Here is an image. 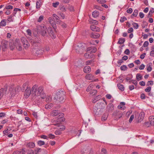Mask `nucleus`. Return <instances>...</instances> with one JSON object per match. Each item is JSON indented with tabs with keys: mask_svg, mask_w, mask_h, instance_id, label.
I'll list each match as a JSON object with an SVG mask.
<instances>
[{
	"mask_svg": "<svg viewBox=\"0 0 154 154\" xmlns=\"http://www.w3.org/2000/svg\"><path fill=\"white\" fill-rule=\"evenodd\" d=\"M41 1L38 0L36 2V8L37 9L39 8L41 6Z\"/></svg>",
	"mask_w": 154,
	"mask_h": 154,
	"instance_id": "37",
	"label": "nucleus"
},
{
	"mask_svg": "<svg viewBox=\"0 0 154 154\" xmlns=\"http://www.w3.org/2000/svg\"><path fill=\"white\" fill-rule=\"evenodd\" d=\"M97 91L96 90H94L91 91L90 93L91 94H92L93 95H94L95 94H97Z\"/></svg>",
	"mask_w": 154,
	"mask_h": 154,
	"instance_id": "56",
	"label": "nucleus"
},
{
	"mask_svg": "<svg viewBox=\"0 0 154 154\" xmlns=\"http://www.w3.org/2000/svg\"><path fill=\"white\" fill-rule=\"evenodd\" d=\"M44 51L43 48H39L38 49L36 50L35 51L36 54L37 55H41L43 53V52Z\"/></svg>",
	"mask_w": 154,
	"mask_h": 154,
	"instance_id": "23",
	"label": "nucleus"
},
{
	"mask_svg": "<svg viewBox=\"0 0 154 154\" xmlns=\"http://www.w3.org/2000/svg\"><path fill=\"white\" fill-rule=\"evenodd\" d=\"M149 45V42L147 41H145L143 44V46L144 47H146L148 46Z\"/></svg>",
	"mask_w": 154,
	"mask_h": 154,
	"instance_id": "58",
	"label": "nucleus"
},
{
	"mask_svg": "<svg viewBox=\"0 0 154 154\" xmlns=\"http://www.w3.org/2000/svg\"><path fill=\"white\" fill-rule=\"evenodd\" d=\"M94 76L91 74L86 75L85 76V78L86 79L88 80H92L94 79Z\"/></svg>",
	"mask_w": 154,
	"mask_h": 154,
	"instance_id": "20",
	"label": "nucleus"
},
{
	"mask_svg": "<svg viewBox=\"0 0 154 154\" xmlns=\"http://www.w3.org/2000/svg\"><path fill=\"white\" fill-rule=\"evenodd\" d=\"M125 41V38H119L117 43L119 44H122Z\"/></svg>",
	"mask_w": 154,
	"mask_h": 154,
	"instance_id": "34",
	"label": "nucleus"
},
{
	"mask_svg": "<svg viewBox=\"0 0 154 154\" xmlns=\"http://www.w3.org/2000/svg\"><path fill=\"white\" fill-rule=\"evenodd\" d=\"M49 22L51 24V25L54 27V28L55 29V28L54 26V25H55V24L54 23V20L51 17H50L48 18Z\"/></svg>",
	"mask_w": 154,
	"mask_h": 154,
	"instance_id": "26",
	"label": "nucleus"
},
{
	"mask_svg": "<svg viewBox=\"0 0 154 154\" xmlns=\"http://www.w3.org/2000/svg\"><path fill=\"white\" fill-rule=\"evenodd\" d=\"M91 30L92 31L99 32L100 31V29L94 25H91L90 27Z\"/></svg>",
	"mask_w": 154,
	"mask_h": 154,
	"instance_id": "18",
	"label": "nucleus"
},
{
	"mask_svg": "<svg viewBox=\"0 0 154 154\" xmlns=\"http://www.w3.org/2000/svg\"><path fill=\"white\" fill-rule=\"evenodd\" d=\"M59 4V2H56L55 3H53V6L55 8H56L57 7L58 5Z\"/></svg>",
	"mask_w": 154,
	"mask_h": 154,
	"instance_id": "50",
	"label": "nucleus"
},
{
	"mask_svg": "<svg viewBox=\"0 0 154 154\" xmlns=\"http://www.w3.org/2000/svg\"><path fill=\"white\" fill-rule=\"evenodd\" d=\"M128 68L126 65H122L120 67V69L121 70L125 71Z\"/></svg>",
	"mask_w": 154,
	"mask_h": 154,
	"instance_id": "41",
	"label": "nucleus"
},
{
	"mask_svg": "<svg viewBox=\"0 0 154 154\" xmlns=\"http://www.w3.org/2000/svg\"><path fill=\"white\" fill-rule=\"evenodd\" d=\"M93 17L94 18L97 17L98 16L99 14V13L97 11H94L92 14Z\"/></svg>",
	"mask_w": 154,
	"mask_h": 154,
	"instance_id": "32",
	"label": "nucleus"
},
{
	"mask_svg": "<svg viewBox=\"0 0 154 154\" xmlns=\"http://www.w3.org/2000/svg\"><path fill=\"white\" fill-rule=\"evenodd\" d=\"M113 115L115 116L116 119H118L122 117L123 114L122 112H120L119 111L115 112L113 114Z\"/></svg>",
	"mask_w": 154,
	"mask_h": 154,
	"instance_id": "10",
	"label": "nucleus"
},
{
	"mask_svg": "<svg viewBox=\"0 0 154 154\" xmlns=\"http://www.w3.org/2000/svg\"><path fill=\"white\" fill-rule=\"evenodd\" d=\"M154 12V8H152L151 10H150L148 15V17H151L152 15V14Z\"/></svg>",
	"mask_w": 154,
	"mask_h": 154,
	"instance_id": "33",
	"label": "nucleus"
},
{
	"mask_svg": "<svg viewBox=\"0 0 154 154\" xmlns=\"http://www.w3.org/2000/svg\"><path fill=\"white\" fill-rule=\"evenodd\" d=\"M94 55L91 52H87L84 55V57L87 59L92 58Z\"/></svg>",
	"mask_w": 154,
	"mask_h": 154,
	"instance_id": "16",
	"label": "nucleus"
},
{
	"mask_svg": "<svg viewBox=\"0 0 154 154\" xmlns=\"http://www.w3.org/2000/svg\"><path fill=\"white\" fill-rule=\"evenodd\" d=\"M37 143L39 146H42V145H44L45 144V143L44 141L40 140L38 141Z\"/></svg>",
	"mask_w": 154,
	"mask_h": 154,
	"instance_id": "40",
	"label": "nucleus"
},
{
	"mask_svg": "<svg viewBox=\"0 0 154 154\" xmlns=\"http://www.w3.org/2000/svg\"><path fill=\"white\" fill-rule=\"evenodd\" d=\"M64 92L62 91H58L56 94V95L54 97V99L58 101L60 103L64 102L65 95Z\"/></svg>",
	"mask_w": 154,
	"mask_h": 154,
	"instance_id": "1",
	"label": "nucleus"
},
{
	"mask_svg": "<svg viewBox=\"0 0 154 154\" xmlns=\"http://www.w3.org/2000/svg\"><path fill=\"white\" fill-rule=\"evenodd\" d=\"M59 114V116H61V117H63V114L62 113L60 114V112L58 110H55L53 111L51 113V115L53 116H56Z\"/></svg>",
	"mask_w": 154,
	"mask_h": 154,
	"instance_id": "11",
	"label": "nucleus"
},
{
	"mask_svg": "<svg viewBox=\"0 0 154 154\" xmlns=\"http://www.w3.org/2000/svg\"><path fill=\"white\" fill-rule=\"evenodd\" d=\"M138 10L137 9H135L134 10L132 15L134 17H136L138 14Z\"/></svg>",
	"mask_w": 154,
	"mask_h": 154,
	"instance_id": "44",
	"label": "nucleus"
},
{
	"mask_svg": "<svg viewBox=\"0 0 154 154\" xmlns=\"http://www.w3.org/2000/svg\"><path fill=\"white\" fill-rule=\"evenodd\" d=\"M100 36V35L99 34H97V33H95V34H92L91 35V37L92 38H99Z\"/></svg>",
	"mask_w": 154,
	"mask_h": 154,
	"instance_id": "29",
	"label": "nucleus"
},
{
	"mask_svg": "<svg viewBox=\"0 0 154 154\" xmlns=\"http://www.w3.org/2000/svg\"><path fill=\"white\" fill-rule=\"evenodd\" d=\"M21 42L23 45V46L25 48H28L29 46V44L26 38L24 37L21 38Z\"/></svg>",
	"mask_w": 154,
	"mask_h": 154,
	"instance_id": "6",
	"label": "nucleus"
},
{
	"mask_svg": "<svg viewBox=\"0 0 154 154\" xmlns=\"http://www.w3.org/2000/svg\"><path fill=\"white\" fill-rule=\"evenodd\" d=\"M125 106H122L121 105H119L118 106V108L119 109H121L122 110H124L125 109Z\"/></svg>",
	"mask_w": 154,
	"mask_h": 154,
	"instance_id": "59",
	"label": "nucleus"
},
{
	"mask_svg": "<svg viewBox=\"0 0 154 154\" xmlns=\"http://www.w3.org/2000/svg\"><path fill=\"white\" fill-rule=\"evenodd\" d=\"M108 117V115H103L102 117V121H105Z\"/></svg>",
	"mask_w": 154,
	"mask_h": 154,
	"instance_id": "42",
	"label": "nucleus"
},
{
	"mask_svg": "<svg viewBox=\"0 0 154 154\" xmlns=\"http://www.w3.org/2000/svg\"><path fill=\"white\" fill-rule=\"evenodd\" d=\"M7 21L8 22V23L13 21V20L12 19V17L10 16V17H9L7 19Z\"/></svg>",
	"mask_w": 154,
	"mask_h": 154,
	"instance_id": "63",
	"label": "nucleus"
},
{
	"mask_svg": "<svg viewBox=\"0 0 154 154\" xmlns=\"http://www.w3.org/2000/svg\"><path fill=\"white\" fill-rule=\"evenodd\" d=\"M132 8H130L127 10V12L128 13L131 14L132 13Z\"/></svg>",
	"mask_w": 154,
	"mask_h": 154,
	"instance_id": "61",
	"label": "nucleus"
},
{
	"mask_svg": "<svg viewBox=\"0 0 154 154\" xmlns=\"http://www.w3.org/2000/svg\"><path fill=\"white\" fill-rule=\"evenodd\" d=\"M53 106V104L51 103H48L45 105V108L46 109H49Z\"/></svg>",
	"mask_w": 154,
	"mask_h": 154,
	"instance_id": "30",
	"label": "nucleus"
},
{
	"mask_svg": "<svg viewBox=\"0 0 154 154\" xmlns=\"http://www.w3.org/2000/svg\"><path fill=\"white\" fill-rule=\"evenodd\" d=\"M145 67V65L143 64H142L140 65V66L139 67V69L140 70H142Z\"/></svg>",
	"mask_w": 154,
	"mask_h": 154,
	"instance_id": "62",
	"label": "nucleus"
},
{
	"mask_svg": "<svg viewBox=\"0 0 154 154\" xmlns=\"http://www.w3.org/2000/svg\"><path fill=\"white\" fill-rule=\"evenodd\" d=\"M153 85V82L152 81H149L148 82L147 84V86L149 85Z\"/></svg>",
	"mask_w": 154,
	"mask_h": 154,
	"instance_id": "54",
	"label": "nucleus"
},
{
	"mask_svg": "<svg viewBox=\"0 0 154 154\" xmlns=\"http://www.w3.org/2000/svg\"><path fill=\"white\" fill-rule=\"evenodd\" d=\"M149 120L150 123L147 122L146 123V125H148L149 123H150L152 125H154V116H151L149 117Z\"/></svg>",
	"mask_w": 154,
	"mask_h": 154,
	"instance_id": "15",
	"label": "nucleus"
},
{
	"mask_svg": "<svg viewBox=\"0 0 154 154\" xmlns=\"http://www.w3.org/2000/svg\"><path fill=\"white\" fill-rule=\"evenodd\" d=\"M134 115H131V117L130 118V119H129V122L130 123L134 119Z\"/></svg>",
	"mask_w": 154,
	"mask_h": 154,
	"instance_id": "51",
	"label": "nucleus"
},
{
	"mask_svg": "<svg viewBox=\"0 0 154 154\" xmlns=\"http://www.w3.org/2000/svg\"><path fill=\"white\" fill-rule=\"evenodd\" d=\"M43 88L42 87H39L37 90V91L35 97L40 96L41 97L42 99H44L46 97V94L44 93L43 91Z\"/></svg>",
	"mask_w": 154,
	"mask_h": 154,
	"instance_id": "2",
	"label": "nucleus"
},
{
	"mask_svg": "<svg viewBox=\"0 0 154 154\" xmlns=\"http://www.w3.org/2000/svg\"><path fill=\"white\" fill-rule=\"evenodd\" d=\"M32 115L35 118H37L38 117L37 112H33Z\"/></svg>",
	"mask_w": 154,
	"mask_h": 154,
	"instance_id": "60",
	"label": "nucleus"
},
{
	"mask_svg": "<svg viewBox=\"0 0 154 154\" xmlns=\"http://www.w3.org/2000/svg\"><path fill=\"white\" fill-rule=\"evenodd\" d=\"M83 70L86 73H89L91 71V67L88 66H86L84 68Z\"/></svg>",
	"mask_w": 154,
	"mask_h": 154,
	"instance_id": "24",
	"label": "nucleus"
},
{
	"mask_svg": "<svg viewBox=\"0 0 154 154\" xmlns=\"http://www.w3.org/2000/svg\"><path fill=\"white\" fill-rule=\"evenodd\" d=\"M106 108L107 110L109 111H111L114 109L113 105L111 103H109L107 106Z\"/></svg>",
	"mask_w": 154,
	"mask_h": 154,
	"instance_id": "21",
	"label": "nucleus"
},
{
	"mask_svg": "<svg viewBox=\"0 0 154 154\" xmlns=\"http://www.w3.org/2000/svg\"><path fill=\"white\" fill-rule=\"evenodd\" d=\"M49 34L52 38H55L56 37L55 34L54 33L53 31L51 29H49L48 30Z\"/></svg>",
	"mask_w": 154,
	"mask_h": 154,
	"instance_id": "17",
	"label": "nucleus"
},
{
	"mask_svg": "<svg viewBox=\"0 0 154 154\" xmlns=\"http://www.w3.org/2000/svg\"><path fill=\"white\" fill-rule=\"evenodd\" d=\"M13 7L12 5H9L8 6H6L5 8L6 9H12Z\"/></svg>",
	"mask_w": 154,
	"mask_h": 154,
	"instance_id": "57",
	"label": "nucleus"
},
{
	"mask_svg": "<svg viewBox=\"0 0 154 154\" xmlns=\"http://www.w3.org/2000/svg\"><path fill=\"white\" fill-rule=\"evenodd\" d=\"M38 85H34L32 88L31 91V94H32L33 97H35V94L37 92L38 88Z\"/></svg>",
	"mask_w": 154,
	"mask_h": 154,
	"instance_id": "12",
	"label": "nucleus"
},
{
	"mask_svg": "<svg viewBox=\"0 0 154 154\" xmlns=\"http://www.w3.org/2000/svg\"><path fill=\"white\" fill-rule=\"evenodd\" d=\"M6 22L5 20H2L0 23V25L1 26H4L6 25Z\"/></svg>",
	"mask_w": 154,
	"mask_h": 154,
	"instance_id": "38",
	"label": "nucleus"
},
{
	"mask_svg": "<svg viewBox=\"0 0 154 154\" xmlns=\"http://www.w3.org/2000/svg\"><path fill=\"white\" fill-rule=\"evenodd\" d=\"M131 82L134 84L135 85H137V82L135 80H132L131 81H129V83H131Z\"/></svg>",
	"mask_w": 154,
	"mask_h": 154,
	"instance_id": "48",
	"label": "nucleus"
},
{
	"mask_svg": "<svg viewBox=\"0 0 154 154\" xmlns=\"http://www.w3.org/2000/svg\"><path fill=\"white\" fill-rule=\"evenodd\" d=\"M127 20L126 18L125 17H122L120 20V21L121 22H124L125 20Z\"/></svg>",
	"mask_w": 154,
	"mask_h": 154,
	"instance_id": "55",
	"label": "nucleus"
},
{
	"mask_svg": "<svg viewBox=\"0 0 154 154\" xmlns=\"http://www.w3.org/2000/svg\"><path fill=\"white\" fill-rule=\"evenodd\" d=\"M9 46L11 49L13 50L15 47V44H14V43L13 42H11L9 43Z\"/></svg>",
	"mask_w": 154,
	"mask_h": 154,
	"instance_id": "35",
	"label": "nucleus"
},
{
	"mask_svg": "<svg viewBox=\"0 0 154 154\" xmlns=\"http://www.w3.org/2000/svg\"><path fill=\"white\" fill-rule=\"evenodd\" d=\"M93 110L95 114L97 115L101 114L102 112H103L101 109L96 106H94Z\"/></svg>",
	"mask_w": 154,
	"mask_h": 154,
	"instance_id": "7",
	"label": "nucleus"
},
{
	"mask_svg": "<svg viewBox=\"0 0 154 154\" xmlns=\"http://www.w3.org/2000/svg\"><path fill=\"white\" fill-rule=\"evenodd\" d=\"M8 89V86L5 85L3 88H1L0 89V100L4 95H6Z\"/></svg>",
	"mask_w": 154,
	"mask_h": 154,
	"instance_id": "4",
	"label": "nucleus"
},
{
	"mask_svg": "<svg viewBox=\"0 0 154 154\" xmlns=\"http://www.w3.org/2000/svg\"><path fill=\"white\" fill-rule=\"evenodd\" d=\"M21 89L20 87V86H17L15 88L13 85H11L10 86L9 88V91H11V94L12 95H13L15 94L16 92H19L20 91Z\"/></svg>",
	"mask_w": 154,
	"mask_h": 154,
	"instance_id": "3",
	"label": "nucleus"
},
{
	"mask_svg": "<svg viewBox=\"0 0 154 154\" xmlns=\"http://www.w3.org/2000/svg\"><path fill=\"white\" fill-rule=\"evenodd\" d=\"M51 100V96H47L46 99V101L47 102H50Z\"/></svg>",
	"mask_w": 154,
	"mask_h": 154,
	"instance_id": "43",
	"label": "nucleus"
},
{
	"mask_svg": "<svg viewBox=\"0 0 154 154\" xmlns=\"http://www.w3.org/2000/svg\"><path fill=\"white\" fill-rule=\"evenodd\" d=\"M142 76L139 74H137L136 75V78L138 81H139L142 79Z\"/></svg>",
	"mask_w": 154,
	"mask_h": 154,
	"instance_id": "39",
	"label": "nucleus"
},
{
	"mask_svg": "<svg viewBox=\"0 0 154 154\" xmlns=\"http://www.w3.org/2000/svg\"><path fill=\"white\" fill-rule=\"evenodd\" d=\"M26 146L30 148H33L35 146V144L33 142H30L27 144Z\"/></svg>",
	"mask_w": 154,
	"mask_h": 154,
	"instance_id": "28",
	"label": "nucleus"
},
{
	"mask_svg": "<svg viewBox=\"0 0 154 154\" xmlns=\"http://www.w3.org/2000/svg\"><path fill=\"white\" fill-rule=\"evenodd\" d=\"M24 91H25V97L26 98H27L29 97L30 94H31L30 87H27V88Z\"/></svg>",
	"mask_w": 154,
	"mask_h": 154,
	"instance_id": "8",
	"label": "nucleus"
},
{
	"mask_svg": "<svg viewBox=\"0 0 154 154\" xmlns=\"http://www.w3.org/2000/svg\"><path fill=\"white\" fill-rule=\"evenodd\" d=\"M151 87H148L145 89V91L147 92H149L151 91Z\"/></svg>",
	"mask_w": 154,
	"mask_h": 154,
	"instance_id": "53",
	"label": "nucleus"
},
{
	"mask_svg": "<svg viewBox=\"0 0 154 154\" xmlns=\"http://www.w3.org/2000/svg\"><path fill=\"white\" fill-rule=\"evenodd\" d=\"M152 63H149L146 66L147 70L148 72H150L152 70Z\"/></svg>",
	"mask_w": 154,
	"mask_h": 154,
	"instance_id": "22",
	"label": "nucleus"
},
{
	"mask_svg": "<svg viewBox=\"0 0 154 154\" xmlns=\"http://www.w3.org/2000/svg\"><path fill=\"white\" fill-rule=\"evenodd\" d=\"M41 149L40 148H37L35 150V154H37L39 152L41 151Z\"/></svg>",
	"mask_w": 154,
	"mask_h": 154,
	"instance_id": "49",
	"label": "nucleus"
},
{
	"mask_svg": "<svg viewBox=\"0 0 154 154\" xmlns=\"http://www.w3.org/2000/svg\"><path fill=\"white\" fill-rule=\"evenodd\" d=\"M101 154H106V151L105 149L102 148L101 150Z\"/></svg>",
	"mask_w": 154,
	"mask_h": 154,
	"instance_id": "52",
	"label": "nucleus"
},
{
	"mask_svg": "<svg viewBox=\"0 0 154 154\" xmlns=\"http://www.w3.org/2000/svg\"><path fill=\"white\" fill-rule=\"evenodd\" d=\"M133 27L135 29H137L138 28V25L137 23H132Z\"/></svg>",
	"mask_w": 154,
	"mask_h": 154,
	"instance_id": "45",
	"label": "nucleus"
},
{
	"mask_svg": "<svg viewBox=\"0 0 154 154\" xmlns=\"http://www.w3.org/2000/svg\"><path fill=\"white\" fill-rule=\"evenodd\" d=\"M105 105L103 103H97V105L96 106L101 109L103 111H104V108L105 107Z\"/></svg>",
	"mask_w": 154,
	"mask_h": 154,
	"instance_id": "13",
	"label": "nucleus"
},
{
	"mask_svg": "<svg viewBox=\"0 0 154 154\" xmlns=\"http://www.w3.org/2000/svg\"><path fill=\"white\" fill-rule=\"evenodd\" d=\"M15 44L16 48L18 50L20 51L21 50L22 48L19 39H16L15 42Z\"/></svg>",
	"mask_w": 154,
	"mask_h": 154,
	"instance_id": "9",
	"label": "nucleus"
},
{
	"mask_svg": "<svg viewBox=\"0 0 154 154\" xmlns=\"http://www.w3.org/2000/svg\"><path fill=\"white\" fill-rule=\"evenodd\" d=\"M38 32L41 33L43 36H45L47 33V29L45 26H40L39 27Z\"/></svg>",
	"mask_w": 154,
	"mask_h": 154,
	"instance_id": "5",
	"label": "nucleus"
},
{
	"mask_svg": "<svg viewBox=\"0 0 154 154\" xmlns=\"http://www.w3.org/2000/svg\"><path fill=\"white\" fill-rule=\"evenodd\" d=\"M44 17L42 15L40 16L38 20L37 21L38 22H40L43 19Z\"/></svg>",
	"mask_w": 154,
	"mask_h": 154,
	"instance_id": "46",
	"label": "nucleus"
},
{
	"mask_svg": "<svg viewBox=\"0 0 154 154\" xmlns=\"http://www.w3.org/2000/svg\"><path fill=\"white\" fill-rule=\"evenodd\" d=\"M52 16L53 19L56 21V23L58 24H60L61 21L59 19V17L55 14H53Z\"/></svg>",
	"mask_w": 154,
	"mask_h": 154,
	"instance_id": "14",
	"label": "nucleus"
},
{
	"mask_svg": "<svg viewBox=\"0 0 154 154\" xmlns=\"http://www.w3.org/2000/svg\"><path fill=\"white\" fill-rule=\"evenodd\" d=\"M24 152L25 151L23 150L16 151L14 152L13 154H24Z\"/></svg>",
	"mask_w": 154,
	"mask_h": 154,
	"instance_id": "36",
	"label": "nucleus"
},
{
	"mask_svg": "<svg viewBox=\"0 0 154 154\" xmlns=\"http://www.w3.org/2000/svg\"><path fill=\"white\" fill-rule=\"evenodd\" d=\"M117 86L118 88L121 91H123L124 90V86L121 84L119 83L117 84Z\"/></svg>",
	"mask_w": 154,
	"mask_h": 154,
	"instance_id": "31",
	"label": "nucleus"
},
{
	"mask_svg": "<svg viewBox=\"0 0 154 154\" xmlns=\"http://www.w3.org/2000/svg\"><path fill=\"white\" fill-rule=\"evenodd\" d=\"M101 97V95H98L94 98L92 100V101L93 103H94L97 100L100 99Z\"/></svg>",
	"mask_w": 154,
	"mask_h": 154,
	"instance_id": "25",
	"label": "nucleus"
},
{
	"mask_svg": "<svg viewBox=\"0 0 154 154\" xmlns=\"http://www.w3.org/2000/svg\"><path fill=\"white\" fill-rule=\"evenodd\" d=\"M29 83L28 82H26L24 83L22 86V87L21 88V90L22 91L24 92L26 88H27L28 87Z\"/></svg>",
	"mask_w": 154,
	"mask_h": 154,
	"instance_id": "19",
	"label": "nucleus"
},
{
	"mask_svg": "<svg viewBox=\"0 0 154 154\" xmlns=\"http://www.w3.org/2000/svg\"><path fill=\"white\" fill-rule=\"evenodd\" d=\"M61 133V131L60 130H57L55 132V134L57 135H60Z\"/></svg>",
	"mask_w": 154,
	"mask_h": 154,
	"instance_id": "47",
	"label": "nucleus"
},
{
	"mask_svg": "<svg viewBox=\"0 0 154 154\" xmlns=\"http://www.w3.org/2000/svg\"><path fill=\"white\" fill-rule=\"evenodd\" d=\"M139 14V16L140 18H142L144 17V14H143L142 12H140Z\"/></svg>",
	"mask_w": 154,
	"mask_h": 154,
	"instance_id": "64",
	"label": "nucleus"
},
{
	"mask_svg": "<svg viewBox=\"0 0 154 154\" xmlns=\"http://www.w3.org/2000/svg\"><path fill=\"white\" fill-rule=\"evenodd\" d=\"M145 114L143 112H141L140 113L139 115L138 118L140 120H142Z\"/></svg>",
	"mask_w": 154,
	"mask_h": 154,
	"instance_id": "27",
	"label": "nucleus"
}]
</instances>
